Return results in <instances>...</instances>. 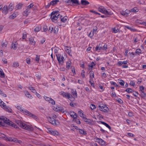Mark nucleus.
Returning a JSON list of instances; mask_svg holds the SVG:
<instances>
[{
	"mask_svg": "<svg viewBox=\"0 0 146 146\" xmlns=\"http://www.w3.org/2000/svg\"><path fill=\"white\" fill-rule=\"evenodd\" d=\"M5 123L15 128H17L18 127L15 123H13L5 117L3 116H0V125L4 126Z\"/></svg>",
	"mask_w": 146,
	"mask_h": 146,
	"instance_id": "obj_1",
	"label": "nucleus"
},
{
	"mask_svg": "<svg viewBox=\"0 0 146 146\" xmlns=\"http://www.w3.org/2000/svg\"><path fill=\"white\" fill-rule=\"evenodd\" d=\"M16 122L20 127L25 130L29 131L33 130V129L32 127L23 123L20 120H16Z\"/></svg>",
	"mask_w": 146,
	"mask_h": 146,
	"instance_id": "obj_2",
	"label": "nucleus"
},
{
	"mask_svg": "<svg viewBox=\"0 0 146 146\" xmlns=\"http://www.w3.org/2000/svg\"><path fill=\"white\" fill-rule=\"evenodd\" d=\"M60 94L63 97L67 98L70 101H73L74 99L72 96L69 93L66 92L64 91H61L60 92Z\"/></svg>",
	"mask_w": 146,
	"mask_h": 146,
	"instance_id": "obj_3",
	"label": "nucleus"
},
{
	"mask_svg": "<svg viewBox=\"0 0 146 146\" xmlns=\"http://www.w3.org/2000/svg\"><path fill=\"white\" fill-rule=\"evenodd\" d=\"M98 10L99 12L106 15H111L113 14L112 12L106 10L105 8L103 6H101L99 7Z\"/></svg>",
	"mask_w": 146,
	"mask_h": 146,
	"instance_id": "obj_4",
	"label": "nucleus"
},
{
	"mask_svg": "<svg viewBox=\"0 0 146 146\" xmlns=\"http://www.w3.org/2000/svg\"><path fill=\"white\" fill-rule=\"evenodd\" d=\"M60 16V14L58 13V11H55L52 12L51 13V18L52 21H54L56 20Z\"/></svg>",
	"mask_w": 146,
	"mask_h": 146,
	"instance_id": "obj_5",
	"label": "nucleus"
},
{
	"mask_svg": "<svg viewBox=\"0 0 146 146\" xmlns=\"http://www.w3.org/2000/svg\"><path fill=\"white\" fill-rule=\"evenodd\" d=\"M0 106L2 108L4 109L6 111L10 113L11 112L12 110L11 108L6 106L5 105L4 103L1 99H0Z\"/></svg>",
	"mask_w": 146,
	"mask_h": 146,
	"instance_id": "obj_6",
	"label": "nucleus"
},
{
	"mask_svg": "<svg viewBox=\"0 0 146 146\" xmlns=\"http://www.w3.org/2000/svg\"><path fill=\"white\" fill-rule=\"evenodd\" d=\"M47 120L52 125H57L58 124L57 123H58V122L57 121H56L54 118L50 117H47Z\"/></svg>",
	"mask_w": 146,
	"mask_h": 146,
	"instance_id": "obj_7",
	"label": "nucleus"
},
{
	"mask_svg": "<svg viewBox=\"0 0 146 146\" xmlns=\"http://www.w3.org/2000/svg\"><path fill=\"white\" fill-rule=\"evenodd\" d=\"M57 59L60 63H63V61L65 60L64 58L62 56H61L60 54H56Z\"/></svg>",
	"mask_w": 146,
	"mask_h": 146,
	"instance_id": "obj_8",
	"label": "nucleus"
},
{
	"mask_svg": "<svg viewBox=\"0 0 146 146\" xmlns=\"http://www.w3.org/2000/svg\"><path fill=\"white\" fill-rule=\"evenodd\" d=\"M99 107L100 108V110L104 112H107L109 110L108 108L105 105H104L102 106H99Z\"/></svg>",
	"mask_w": 146,
	"mask_h": 146,
	"instance_id": "obj_9",
	"label": "nucleus"
},
{
	"mask_svg": "<svg viewBox=\"0 0 146 146\" xmlns=\"http://www.w3.org/2000/svg\"><path fill=\"white\" fill-rule=\"evenodd\" d=\"M65 2L68 3V5H71L72 4H79V2L78 0H67Z\"/></svg>",
	"mask_w": 146,
	"mask_h": 146,
	"instance_id": "obj_10",
	"label": "nucleus"
},
{
	"mask_svg": "<svg viewBox=\"0 0 146 146\" xmlns=\"http://www.w3.org/2000/svg\"><path fill=\"white\" fill-rule=\"evenodd\" d=\"M23 112L25 113L26 115L30 117H32L33 118L37 119V117H36V115L31 113L30 112L27 110H24Z\"/></svg>",
	"mask_w": 146,
	"mask_h": 146,
	"instance_id": "obj_11",
	"label": "nucleus"
},
{
	"mask_svg": "<svg viewBox=\"0 0 146 146\" xmlns=\"http://www.w3.org/2000/svg\"><path fill=\"white\" fill-rule=\"evenodd\" d=\"M67 113L70 115L74 119L76 118L77 117V115L76 113L73 111H70Z\"/></svg>",
	"mask_w": 146,
	"mask_h": 146,
	"instance_id": "obj_12",
	"label": "nucleus"
},
{
	"mask_svg": "<svg viewBox=\"0 0 146 146\" xmlns=\"http://www.w3.org/2000/svg\"><path fill=\"white\" fill-rule=\"evenodd\" d=\"M95 139L96 140V141L100 145H105V142L102 139L98 138H95Z\"/></svg>",
	"mask_w": 146,
	"mask_h": 146,
	"instance_id": "obj_13",
	"label": "nucleus"
},
{
	"mask_svg": "<svg viewBox=\"0 0 146 146\" xmlns=\"http://www.w3.org/2000/svg\"><path fill=\"white\" fill-rule=\"evenodd\" d=\"M103 44V43H102L99 44L98 45H97L95 48V50L99 52L100 50H102Z\"/></svg>",
	"mask_w": 146,
	"mask_h": 146,
	"instance_id": "obj_14",
	"label": "nucleus"
},
{
	"mask_svg": "<svg viewBox=\"0 0 146 146\" xmlns=\"http://www.w3.org/2000/svg\"><path fill=\"white\" fill-rule=\"evenodd\" d=\"M2 10L3 13L5 15L8 13L9 11L8 7L7 5H5L2 8Z\"/></svg>",
	"mask_w": 146,
	"mask_h": 146,
	"instance_id": "obj_15",
	"label": "nucleus"
},
{
	"mask_svg": "<svg viewBox=\"0 0 146 146\" xmlns=\"http://www.w3.org/2000/svg\"><path fill=\"white\" fill-rule=\"evenodd\" d=\"M29 44L34 45L36 43V42L34 40V38L33 37H31L29 38Z\"/></svg>",
	"mask_w": 146,
	"mask_h": 146,
	"instance_id": "obj_16",
	"label": "nucleus"
},
{
	"mask_svg": "<svg viewBox=\"0 0 146 146\" xmlns=\"http://www.w3.org/2000/svg\"><path fill=\"white\" fill-rule=\"evenodd\" d=\"M23 5L22 3H19L16 6L15 9L16 10H19L21 9Z\"/></svg>",
	"mask_w": 146,
	"mask_h": 146,
	"instance_id": "obj_17",
	"label": "nucleus"
},
{
	"mask_svg": "<svg viewBox=\"0 0 146 146\" xmlns=\"http://www.w3.org/2000/svg\"><path fill=\"white\" fill-rule=\"evenodd\" d=\"M31 12V10L27 8L26 10L23 12V15L27 16Z\"/></svg>",
	"mask_w": 146,
	"mask_h": 146,
	"instance_id": "obj_18",
	"label": "nucleus"
},
{
	"mask_svg": "<svg viewBox=\"0 0 146 146\" xmlns=\"http://www.w3.org/2000/svg\"><path fill=\"white\" fill-rule=\"evenodd\" d=\"M17 43L16 42L13 43L11 45V48L15 50H16L17 48Z\"/></svg>",
	"mask_w": 146,
	"mask_h": 146,
	"instance_id": "obj_19",
	"label": "nucleus"
},
{
	"mask_svg": "<svg viewBox=\"0 0 146 146\" xmlns=\"http://www.w3.org/2000/svg\"><path fill=\"white\" fill-rule=\"evenodd\" d=\"M64 49L66 52L70 55V54L71 52V50L70 49V48L66 46Z\"/></svg>",
	"mask_w": 146,
	"mask_h": 146,
	"instance_id": "obj_20",
	"label": "nucleus"
},
{
	"mask_svg": "<svg viewBox=\"0 0 146 146\" xmlns=\"http://www.w3.org/2000/svg\"><path fill=\"white\" fill-rule=\"evenodd\" d=\"M78 113L80 115V116L83 118H85L86 115H84L82 111L80 110L78 111Z\"/></svg>",
	"mask_w": 146,
	"mask_h": 146,
	"instance_id": "obj_21",
	"label": "nucleus"
},
{
	"mask_svg": "<svg viewBox=\"0 0 146 146\" xmlns=\"http://www.w3.org/2000/svg\"><path fill=\"white\" fill-rule=\"evenodd\" d=\"M124 27L126 28H127L131 31L134 32L136 31V29L133 28L132 27H129L128 26H125Z\"/></svg>",
	"mask_w": 146,
	"mask_h": 146,
	"instance_id": "obj_22",
	"label": "nucleus"
},
{
	"mask_svg": "<svg viewBox=\"0 0 146 146\" xmlns=\"http://www.w3.org/2000/svg\"><path fill=\"white\" fill-rule=\"evenodd\" d=\"M59 0H55L52 1L50 3V4H51L52 5H54L56 4L57 3L59 2Z\"/></svg>",
	"mask_w": 146,
	"mask_h": 146,
	"instance_id": "obj_23",
	"label": "nucleus"
},
{
	"mask_svg": "<svg viewBox=\"0 0 146 146\" xmlns=\"http://www.w3.org/2000/svg\"><path fill=\"white\" fill-rule=\"evenodd\" d=\"M81 3L83 5H87L89 4V3L86 0H82L81 1Z\"/></svg>",
	"mask_w": 146,
	"mask_h": 146,
	"instance_id": "obj_24",
	"label": "nucleus"
},
{
	"mask_svg": "<svg viewBox=\"0 0 146 146\" xmlns=\"http://www.w3.org/2000/svg\"><path fill=\"white\" fill-rule=\"evenodd\" d=\"M14 7L12 3H10L9 6L8 8L9 11H11L13 9Z\"/></svg>",
	"mask_w": 146,
	"mask_h": 146,
	"instance_id": "obj_25",
	"label": "nucleus"
},
{
	"mask_svg": "<svg viewBox=\"0 0 146 146\" xmlns=\"http://www.w3.org/2000/svg\"><path fill=\"white\" fill-rule=\"evenodd\" d=\"M100 123L104 125L107 127L110 130L111 129V127L106 123L102 121H100Z\"/></svg>",
	"mask_w": 146,
	"mask_h": 146,
	"instance_id": "obj_26",
	"label": "nucleus"
},
{
	"mask_svg": "<svg viewBox=\"0 0 146 146\" xmlns=\"http://www.w3.org/2000/svg\"><path fill=\"white\" fill-rule=\"evenodd\" d=\"M90 79H92L94 78V72L93 71L91 70L90 72Z\"/></svg>",
	"mask_w": 146,
	"mask_h": 146,
	"instance_id": "obj_27",
	"label": "nucleus"
},
{
	"mask_svg": "<svg viewBox=\"0 0 146 146\" xmlns=\"http://www.w3.org/2000/svg\"><path fill=\"white\" fill-rule=\"evenodd\" d=\"M141 52L142 50L140 48H137L136 50L135 53L139 55L140 54L142 53Z\"/></svg>",
	"mask_w": 146,
	"mask_h": 146,
	"instance_id": "obj_28",
	"label": "nucleus"
},
{
	"mask_svg": "<svg viewBox=\"0 0 146 146\" xmlns=\"http://www.w3.org/2000/svg\"><path fill=\"white\" fill-rule=\"evenodd\" d=\"M84 121L86 122L87 123L90 124L91 123V120L90 119H88L87 118L85 117V118H84Z\"/></svg>",
	"mask_w": 146,
	"mask_h": 146,
	"instance_id": "obj_29",
	"label": "nucleus"
},
{
	"mask_svg": "<svg viewBox=\"0 0 146 146\" xmlns=\"http://www.w3.org/2000/svg\"><path fill=\"white\" fill-rule=\"evenodd\" d=\"M5 74L3 71L2 70L0 69V77L1 78H3L5 77Z\"/></svg>",
	"mask_w": 146,
	"mask_h": 146,
	"instance_id": "obj_30",
	"label": "nucleus"
},
{
	"mask_svg": "<svg viewBox=\"0 0 146 146\" xmlns=\"http://www.w3.org/2000/svg\"><path fill=\"white\" fill-rule=\"evenodd\" d=\"M51 134L54 135H58V133L57 131L52 130Z\"/></svg>",
	"mask_w": 146,
	"mask_h": 146,
	"instance_id": "obj_31",
	"label": "nucleus"
},
{
	"mask_svg": "<svg viewBox=\"0 0 146 146\" xmlns=\"http://www.w3.org/2000/svg\"><path fill=\"white\" fill-rule=\"evenodd\" d=\"M17 16V14L15 13H13L12 15L9 16V18L10 19H13L15 18Z\"/></svg>",
	"mask_w": 146,
	"mask_h": 146,
	"instance_id": "obj_32",
	"label": "nucleus"
},
{
	"mask_svg": "<svg viewBox=\"0 0 146 146\" xmlns=\"http://www.w3.org/2000/svg\"><path fill=\"white\" fill-rule=\"evenodd\" d=\"M25 94L26 96L28 98L31 99L33 98V97L29 93L28 91H26L25 92Z\"/></svg>",
	"mask_w": 146,
	"mask_h": 146,
	"instance_id": "obj_33",
	"label": "nucleus"
},
{
	"mask_svg": "<svg viewBox=\"0 0 146 146\" xmlns=\"http://www.w3.org/2000/svg\"><path fill=\"white\" fill-rule=\"evenodd\" d=\"M71 65V62L70 61L68 62L66 64V67L67 69H68Z\"/></svg>",
	"mask_w": 146,
	"mask_h": 146,
	"instance_id": "obj_34",
	"label": "nucleus"
},
{
	"mask_svg": "<svg viewBox=\"0 0 146 146\" xmlns=\"http://www.w3.org/2000/svg\"><path fill=\"white\" fill-rule=\"evenodd\" d=\"M79 132L80 134L86 135L87 134L86 133L83 129H79Z\"/></svg>",
	"mask_w": 146,
	"mask_h": 146,
	"instance_id": "obj_35",
	"label": "nucleus"
},
{
	"mask_svg": "<svg viewBox=\"0 0 146 146\" xmlns=\"http://www.w3.org/2000/svg\"><path fill=\"white\" fill-rule=\"evenodd\" d=\"M72 94L74 97H77V93L76 90H72Z\"/></svg>",
	"mask_w": 146,
	"mask_h": 146,
	"instance_id": "obj_36",
	"label": "nucleus"
},
{
	"mask_svg": "<svg viewBox=\"0 0 146 146\" xmlns=\"http://www.w3.org/2000/svg\"><path fill=\"white\" fill-rule=\"evenodd\" d=\"M29 88L30 89L31 91L34 93H36V90L34 89V88L32 87V86H29Z\"/></svg>",
	"mask_w": 146,
	"mask_h": 146,
	"instance_id": "obj_37",
	"label": "nucleus"
},
{
	"mask_svg": "<svg viewBox=\"0 0 146 146\" xmlns=\"http://www.w3.org/2000/svg\"><path fill=\"white\" fill-rule=\"evenodd\" d=\"M131 11L133 12H137L139 11V9L137 7H135L131 10Z\"/></svg>",
	"mask_w": 146,
	"mask_h": 146,
	"instance_id": "obj_38",
	"label": "nucleus"
},
{
	"mask_svg": "<svg viewBox=\"0 0 146 146\" xmlns=\"http://www.w3.org/2000/svg\"><path fill=\"white\" fill-rule=\"evenodd\" d=\"M57 110H56L57 111H61L62 112L64 111V108L62 107H58V108H56Z\"/></svg>",
	"mask_w": 146,
	"mask_h": 146,
	"instance_id": "obj_39",
	"label": "nucleus"
},
{
	"mask_svg": "<svg viewBox=\"0 0 146 146\" xmlns=\"http://www.w3.org/2000/svg\"><path fill=\"white\" fill-rule=\"evenodd\" d=\"M62 16H60V18L61 19V21L63 22H65L67 20V17H63L62 18H61Z\"/></svg>",
	"mask_w": 146,
	"mask_h": 146,
	"instance_id": "obj_40",
	"label": "nucleus"
},
{
	"mask_svg": "<svg viewBox=\"0 0 146 146\" xmlns=\"http://www.w3.org/2000/svg\"><path fill=\"white\" fill-rule=\"evenodd\" d=\"M48 102L49 103L52 104L53 105H54L55 104V101L52 99L51 98L48 101Z\"/></svg>",
	"mask_w": 146,
	"mask_h": 146,
	"instance_id": "obj_41",
	"label": "nucleus"
},
{
	"mask_svg": "<svg viewBox=\"0 0 146 146\" xmlns=\"http://www.w3.org/2000/svg\"><path fill=\"white\" fill-rule=\"evenodd\" d=\"M125 91L128 93H130L133 92V90L131 88H127L125 90Z\"/></svg>",
	"mask_w": 146,
	"mask_h": 146,
	"instance_id": "obj_42",
	"label": "nucleus"
},
{
	"mask_svg": "<svg viewBox=\"0 0 146 146\" xmlns=\"http://www.w3.org/2000/svg\"><path fill=\"white\" fill-rule=\"evenodd\" d=\"M119 83L122 86H123L124 84V82L121 80H118Z\"/></svg>",
	"mask_w": 146,
	"mask_h": 146,
	"instance_id": "obj_43",
	"label": "nucleus"
},
{
	"mask_svg": "<svg viewBox=\"0 0 146 146\" xmlns=\"http://www.w3.org/2000/svg\"><path fill=\"white\" fill-rule=\"evenodd\" d=\"M7 42L6 41L4 42H2V46L3 48H5L7 46Z\"/></svg>",
	"mask_w": 146,
	"mask_h": 146,
	"instance_id": "obj_44",
	"label": "nucleus"
},
{
	"mask_svg": "<svg viewBox=\"0 0 146 146\" xmlns=\"http://www.w3.org/2000/svg\"><path fill=\"white\" fill-rule=\"evenodd\" d=\"M110 83L111 85H113L116 87H118V85L115 82L113 81H111Z\"/></svg>",
	"mask_w": 146,
	"mask_h": 146,
	"instance_id": "obj_45",
	"label": "nucleus"
},
{
	"mask_svg": "<svg viewBox=\"0 0 146 146\" xmlns=\"http://www.w3.org/2000/svg\"><path fill=\"white\" fill-rule=\"evenodd\" d=\"M90 107L92 110H94L96 108V107L95 105L94 104H91L90 105Z\"/></svg>",
	"mask_w": 146,
	"mask_h": 146,
	"instance_id": "obj_46",
	"label": "nucleus"
},
{
	"mask_svg": "<svg viewBox=\"0 0 146 146\" xmlns=\"http://www.w3.org/2000/svg\"><path fill=\"white\" fill-rule=\"evenodd\" d=\"M58 28L57 27H55L54 28V33H57L58 31Z\"/></svg>",
	"mask_w": 146,
	"mask_h": 146,
	"instance_id": "obj_47",
	"label": "nucleus"
},
{
	"mask_svg": "<svg viewBox=\"0 0 146 146\" xmlns=\"http://www.w3.org/2000/svg\"><path fill=\"white\" fill-rule=\"evenodd\" d=\"M94 35V33L93 32H92L91 31L90 33L88 35V36L91 38H92Z\"/></svg>",
	"mask_w": 146,
	"mask_h": 146,
	"instance_id": "obj_48",
	"label": "nucleus"
},
{
	"mask_svg": "<svg viewBox=\"0 0 146 146\" xmlns=\"http://www.w3.org/2000/svg\"><path fill=\"white\" fill-rule=\"evenodd\" d=\"M139 89L141 91L142 93H143V94H145L144 91H143L144 89V87L143 86H140L139 87Z\"/></svg>",
	"mask_w": 146,
	"mask_h": 146,
	"instance_id": "obj_49",
	"label": "nucleus"
},
{
	"mask_svg": "<svg viewBox=\"0 0 146 146\" xmlns=\"http://www.w3.org/2000/svg\"><path fill=\"white\" fill-rule=\"evenodd\" d=\"M89 81L91 85L92 86L94 87V84L93 83V81H92V79H90Z\"/></svg>",
	"mask_w": 146,
	"mask_h": 146,
	"instance_id": "obj_50",
	"label": "nucleus"
},
{
	"mask_svg": "<svg viewBox=\"0 0 146 146\" xmlns=\"http://www.w3.org/2000/svg\"><path fill=\"white\" fill-rule=\"evenodd\" d=\"M52 129L51 128H47V130H46L48 133L51 134V133H52Z\"/></svg>",
	"mask_w": 146,
	"mask_h": 146,
	"instance_id": "obj_51",
	"label": "nucleus"
},
{
	"mask_svg": "<svg viewBox=\"0 0 146 146\" xmlns=\"http://www.w3.org/2000/svg\"><path fill=\"white\" fill-rule=\"evenodd\" d=\"M125 13L126 15V16H127L128 15V14L130 13L131 12V10H128L127 9H126L125 11Z\"/></svg>",
	"mask_w": 146,
	"mask_h": 146,
	"instance_id": "obj_52",
	"label": "nucleus"
},
{
	"mask_svg": "<svg viewBox=\"0 0 146 146\" xmlns=\"http://www.w3.org/2000/svg\"><path fill=\"white\" fill-rule=\"evenodd\" d=\"M19 66V64L17 62H14L13 63V66L14 67H17Z\"/></svg>",
	"mask_w": 146,
	"mask_h": 146,
	"instance_id": "obj_53",
	"label": "nucleus"
},
{
	"mask_svg": "<svg viewBox=\"0 0 146 146\" xmlns=\"http://www.w3.org/2000/svg\"><path fill=\"white\" fill-rule=\"evenodd\" d=\"M36 77L39 80L40 79V78H41V75H40V74H38V73H37V74H36Z\"/></svg>",
	"mask_w": 146,
	"mask_h": 146,
	"instance_id": "obj_54",
	"label": "nucleus"
},
{
	"mask_svg": "<svg viewBox=\"0 0 146 146\" xmlns=\"http://www.w3.org/2000/svg\"><path fill=\"white\" fill-rule=\"evenodd\" d=\"M33 6V4H31L29 5H28V7H27V8L29 9V10H31V9Z\"/></svg>",
	"mask_w": 146,
	"mask_h": 146,
	"instance_id": "obj_55",
	"label": "nucleus"
},
{
	"mask_svg": "<svg viewBox=\"0 0 146 146\" xmlns=\"http://www.w3.org/2000/svg\"><path fill=\"white\" fill-rule=\"evenodd\" d=\"M107 45L106 44H104L102 47V50H106L107 48Z\"/></svg>",
	"mask_w": 146,
	"mask_h": 146,
	"instance_id": "obj_56",
	"label": "nucleus"
},
{
	"mask_svg": "<svg viewBox=\"0 0 146 146\" xmlns=\"http://www.w3.org/2000/svg\"><path fill=\"white\" fill-rule=\"evenodd\" d=\"M122 61H119L117 63V65L119 66H122Z\"/></svg>",
	"mask_w": 146,
	"mask_h": 146,
	"instance_id": "obj_57",
	"label": "nucleus"
},
{
	"mask_svg": "<svg viewBox=\"0 0 146 146\" xmlns=\"http://www.w3.org/2000/svg\"><path fill=\"white\" fill-rule=\"evenodd\" d=\"M44 98L46 101H48V102L51 98L47 97L45 96H44Z\"/></svg>",
	"mask_w": 146,
	"mask_h": 146,
	"instance_id": "obj_58",
	"label": "nucleus"
},
{
	"mask_svg": "<svg viewBox=\"0 0 146 146\" xmlns=\"http://www.w3.org/2000/svg\"><path fill=\"white\" fill-rule=\"evenodd\" d=\"M0 94L2 95L3 97H6V95L3 94V91L1 89H0Z\"/></svg>",
	"mask_w": 146,
	"mask_h": 146,
	"instance_id": "obj_59",
	"label": "nucleus"
},
{
	"mask_svg": "<svg viewBox=\"0 0 146 146\" xmlns=\"http://www.w3.org/2000/svg\"><path fill=\"white\" fill-rule=\"evenodd\" d=\"M5 139L8 141H10L11 142V140L12 139V138L11 137H6Z\"/></svg>",
	"mask_w": 146,
	"mask_h": 146,
	"instance_id": "obj_60",
	"label": "nucleus"
},
{
	"mask_svg": "<svg viewBox=\"0 0 146 146\" xmlns=\"http://www.w3.org/2000/svg\"><path fill=\"white\" fill-rule=\"evenodd\" d=\"M17 108L22 112H23L24 110L21 109V107L20 106H17Z\"/></svg>",
	"mask_w": 146,
	"mask_h": 146,
	"instance_id": "obj_61",
	"label": "nucleus"
},
{
	"mask_svg": "<svg viewBox=\"0 0 146 146\" xmlns=\"http://www.w3.org/2000/svg\"><path fill=\"white\" fill-rule=\"evenodd\" d=\"M40 30V28L38 27H36L35 29V31L36 32H38Z\"/></svg>",
	"mask_w": 146,
	"mask_h": 146,
	"instance_id": "obj_62",
	"label": "nucleus"
},
{
	"mask_svg": "<svg viewBox=\"0 0 146 146\" xmlns=\"http://www.w3.org/2000/svg\"><path fill=\"white\" fill-rule=\"evenodd\" d=\"M117 100L118 101V102L120 104H121L123 103L122 100L121 99L119 98L117 99Z\"/></svg>",
	"mask_w": 146,
	"mask_h": 146,
	"instance_id": "obj_63",
	"label": "nucleus"
},
{
	"mask_svg": "<svg viewBox=\"0 0 146 146\" xmlns=\"http://www.w3.org/2000/svg\"><path fill=\"white\" fill-rule=\"evenodd\" d=\"M97 30V28L96 26L94 27L93 29L92 32L94 33L96 32Z\"/></svg>",
	"mask_w": 146,
	"mask_h": 146,
	"instance_id": "obj_64",
	"label": "nucleus"
}]
</instances>
